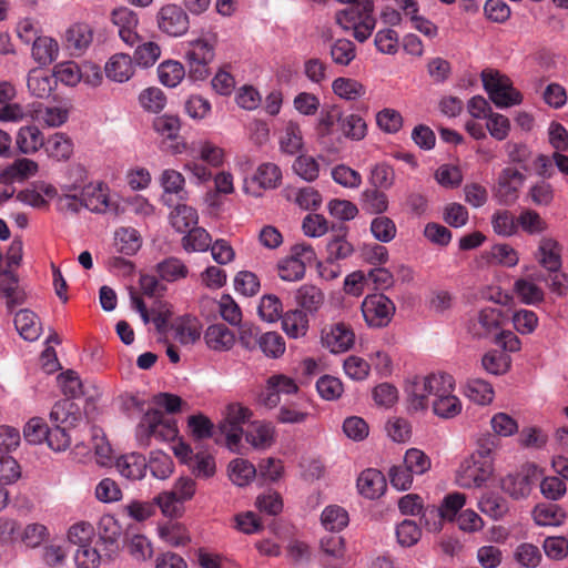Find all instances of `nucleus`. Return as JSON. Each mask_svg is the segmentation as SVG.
<instances>
[{
	"label": "nucleus",
	"instance_id": "31",
	"mask_svg": "<svg viewBox=\"0 0 568 568\" xmlns=\"http://www.w3.org/2000/svg\"><path fill=\"white\" fill-rule=\"evenodd\" d=\"M65 41L69 50L80 53L90 45L92 31L88 24H73L65 32Z\"/></svg>",
	"mask_w": 568,
	"mask_h": 568
},
{
	"label": "nucleus",
	"instance_id": "4",
	"mask_svg": "<svg viewBox=\"0 0 568 568\" xmlns=\"http://www.w3.org/2000/svg\"><path fill=\"white\" fill-rule=\"evenodd\" d=\"M481 81L489 99L497 108H508L520 104L521 93L513 87L511 80L495 70H484Z\"/></svg>",
	"mask_w": 568,
	"mask_h": 568
},
{
	"label": "nucleus",
	"instance_id": "62",
	"mask_svg": "<svg viewBox=\"0 0 568 568\" xmlns=\"http://www.w3.org/2000/svg\"><path fill=\"white\" fill-rule=\"evenodd\" d=\"M53 79L67 85H75L81 80V72L73 61H65L57 64L53 70Z\"/></svg>",
	"mask_w": 568,
	"mask_h": 568
},
{
	"label": "nucleus",
	"instance_id": "10",
	"mask_svg": "<svg viewBox=\"0 0 568 568\" xmlns=\"http://www.w3.org/2000/svg\"><path fill=\"white\" fill-rule=\"evenodd\" d=\"M455 379L450 374L445 373L432 403L436 416L445 419L454 418L462 412V402L453 393Z\"/></svg>",
	"mask_w": 568,
	"mask_h": 568
},
{
	"label": "nucleus",
	"instance_id": "15",
	"mask_svg": "<svg viewBox=\"0 0 568 568\" xmlns=\"http://www.w3.org/2000/svg\"><path fill=\"white\" fill-rule=\"evenodd\" d=\"M323 344L332 353H342L348 351L355 341V334L345 323H336L329 327V331H323Z\"/></svg>",
	"mask_w": 568,
	"mask_h": 568
},
{
	"label": "nucleus",
	"instance_id": "59",
	"mask_svg": "<svg viewBox=\"0 0 568 568\" xmlns=\"http://www.w3.org/2000/svg\"><path fill=\"white\" fill-rule=\"evenodd\" d=\"M467 394L471 400L480 405L489 404L494 398L493 386L480 378L470 379L468 382Z\"/></svg>",
	"mask_w": 568,
	"mask_h": 568
},
{
	"label": "nucleus",
	"instance_id": "58",
	"mask_svg": "<svg viewBox=\"0 0 568 568\" xmlns=\"http://www.w3.org/2000/svg\"><path fill=\"white\" fill-rule=\"evenodd\" d=\"M484 369L494 375L505 374L510 366V358L503 352L490 351L483 356Z\"/></svg>",
	"mask_w": 568,
	"mask_h": 568
},
{
	"label": "nucleus",
	"instance_id": "35",
	"mask_svg": "<svg viewBox=\"0 0 568 568\" xmlns=\"http://www.w3.org/2000/svg\"><path fill=\"white\" fill-rule=\"evenodd\" d=\"M81 194L83 207L88 209L91 212L104 213L111 210L112 207V204L108 195L100 186H87L82 190Z\"/></svg>",
	"mask_w": 568,
	"mask_h": 568
},
{
	"label": "nucleus",
	"instance_id": "43",
	"mask_svg": "<svg viewBox=\"0 0 568 568\" xmlns=\"http://www.w3.org/2000/svg\"><path fill=\"white\" fill-rule=\"evenodd\" d=\"M230 479L237 486H246L256 475L255 466L242 458L233 459L229 465Z\"/></svg>",
	"mask_w": 568,
	"mask_h": 568
},
{
	"label": "nucleus",
	"instance_id": "23",
	"mask_svg": "<svg viewBox=\"0 0 568 568\" xmlns=\"http://www.w3.org/2000/svg\"><path fill=\"white\" fill-rule=\"evenodd\" d=\"M119 473L128 479H142L148 469V463L143 455L131 453L123 455L115 463Z\"/></svg>",
	"mask_w": 568,
	"mask_h": 568
},
{
	"label": "nucleus",
	"instance_id": "12",
	"mask_svg": "<svg viewBox=\"0 0 568 568\" xmlns=\"http://www.w3.org/2000/svg\"><path fill=\"white\" fill-rule=\"evenodd\" d=\"M111 21L119 29L121 40L130 47L140 43V36L136 31L139 26V16L128 7L115 8L111 12Z\"/></svg>",
	"mask_w": 568,
	"mask_h": 568
},
{
	"label": "nucleus",
	"instance_id": "30",
	"mask_svg": "<svg viewBox=\"0 0 568 568\" xmlns=\"http://www.w3.org/2000/svg\"><path fill=\"white\" fill-rule=\"evenodd\" d=\"M47 154L57 161H67L73 153V142L64 133H54L43 145Z\"/></svg>",
	"mask_w": 568,
	"mask_h": 568
},
{
	"label": "nucleus",
	"instance_id": "36",
	"mask_svg": "<svg viewBox=\"0 0 568 568\" xmlns=\"http://www.w3.org/2000/svg\"><path fill=\"white\" fill-rule=\"evenodd\" d=\"M339 130L346 139L352 141H361L367 134V124L358 114H347L341 116Z\"/></svg>",
	"mask_w": 568,
	"mask_h": 568
},
{
	"label": "nucleus",
	"instance_id": "48",
	"mask_svg": "<svg viewBox=\"0 0 568 568\" xmlns=\"http://www.w3.org/2000/svg\"><path fill=\"white\" fill-rule=\"evenodd\" d=\"M263 354L271 358H278L285 352V342L276 332H266L256 338Z\"/></svg>",
	"mask_w": 568,
	"mask_h": 568
},
{
	"label": "nucleus",
	"instance_id": "2",
	"mask_svg": "<svg viewBox=\"0 0 568 568\" xmlns=\"http://www.w3.org/2000/svg\"><path fill=\"white\" fill-rule=\"evenodd\" d=\"M179 429L173 417H169L160 409H149L136 426V440L139 446H150L151 438L170 442L176 438Z\"/></svg>",
	"mask_w": 568,
	"mask_h": 568
},
{
	"label": "nucleus",
	"instance_id": "38",
	"mask_svg": "<svg viewBox=\"0 0 568 568\" xmlns=\"http://www.w3.org/2000/svg\"><path fill=\"white\" fill-rule=\"evenodd\" d=\"M199 216L195 209L186 204H179L170 214V222L174 230L184 233L197 223Z\"/></svg>",
	"mask_w": 568,
	"mask_h": 568
},
{
	"label": "nucleus",
	"instance_id": "24",
	"mask_svg": "<svg viewBox=\"0 0 568 568\" xmlns=\"http://www.w3.org/2000/svg\"><path fill=\"white\" fill-rule=\"evenodd\" d=\"M104 70L110 80L120 83L128 81L134 72L132 59L125 53L112 55L106 62Z\"/></svg>",
	"mask_w": 568,
	"mask_h": 568
},
{
	"label": "nucleus",
	"instance_id": "60",
	"mask_svg": "<svg viewBox=\"0 0 568 568\" xmlns=\"http://www.w3.org/2000/svg\"><path fill=\"white\" fill-rule=\"evenodd\" d=\"M175 335L182 344H193L201 336V326L196 318L185 317L175 326Z\"/></svg>",
	"mask_w": 568,
	"mask_h": 568
},
{
	"label": "nucleus",
	"instance_id": "14",
	"mask_svg": "<svg viewBox=\"0 0 568 568\" xmlns=\"http://www.w3.org/2000/svg\"><path fill=\"white\" fill-rule=\"evenodd\" d=\"M503 312L498 307L483 308L470 322L469 331L476 337L496 336L501 329Z\"/></svg>",
	"mask_w": 568,
	"mask_h": 568
},
{
	"label": "nucleus",
	"instance_id": "45",
	"mask_svg": "<svg viewBox=\"0 0 568 568\" xmlns=\"http://www.w3.org/2000/svg\"><path fill=\"white\" fill-rule=\"evenodd\" d=\"M160 277L166 282L185 278L189 274L186 265L176 257H168L156 265Z\"/></svg>",
	"mask_w": 568,
	"mask_h": 568
},
{
	"label": "nucleus",
	"instance_id": "40",
	"mask_svg": "<svg viewBox=\"0 0 568 568\" xmlns=\"http://www.w3.org/2000/svg\"><path fill=\"white\" fill-rule=\"evenodd\" d=\"M59 52L58 42L49 37H38L33 41L32 55L40 64H49L57 57Z\"/></svg>",
	"mask_w": 568,
	"mask_h": 568
},
{
	"label": "nucleus",
	"instance_id": "63",
	"mask_svg": "<svg viewBox=\"0 0 568 568\" xmlns=\"http://www.w3.org/2000/svg\"><path fill=\"white\" fill-rule=\"evenodd\" d=\"M494 231L501 236H511L517 232V220L509 211H498L493 215Z\"/></svg>",
	"mask_w": 568,
	"mask_h": 568
},
{
	"label": "nucleus",
	"instance_id": "21",
	"mask_svg": "<svg viewBox=\"0 0 568 568\" xmlns=\"http://www.w3.org/2000/svg\"><path fill=\"white\" fill-rule=\"evenodd\" d=\"M324 300L323 291L313 284H304L295 293L296 304L303 312L311 315L318 312L324 304Z\"/></svg>",
	"mask_w": 568,
	"mask_h": 568
},
{
	"label": "nucleus",
	"instance_id": "39",
	"mask_svg": "<svg viewBox=\"0 0 568 568\" xmlns=\"http://www.w3.org/2000/svg\"><path fill=\"white\" fill-rule=\"evenodd\" d=\"M566 513L556 504H541L534 509L535 523L539 526H559Z\"/></svg>",
	"mask_w": 568,
	"mask_h": 568
},
{
	"label": "nucleus",
	"instance_id": "37",
	"mask_svg": "<svg viewBox=\"0 0 568 568\" xmlns=\"http://www.w3.org/2000/svg\"><path fill=\"white\" fill-rule=\"evenodd\" d=\"M349 521L348 513L341 506L329 505L321 515V523L326 530L341 531Z\"/></svg>",
	"mask_w": 568,
	"mask_h": 568
},
{
	"label": "nucleus",
	"instance_id": "51",
	"mask_svg": "<svg viewBox=\"0 0 568 568\" xmlns=\"http://www.w3.org/2000/svg\"><path fill=\"white\" fill-rule=\"evenodd\" d=\"M514 290L525 304L535 305L544 301V291L529 280H517L514 284Z\"/></svg>",
	"mask_w": 568,
	"mask_h": 568
},
{
	"label": "nucleus",
	"instance_id": "32",
	"mask_svg": "<svg viewBox=\"0 0 568 568\" xmlns=\"http://www.w3.org/2000/svg\"><path fill=\"white\" fill-rule=\"evenodd\" d=\"M478 507L483 514L495 520L503 518L509 510L508 501L495 493L484 494L478 501Z\"/></svg>",
	"mask_w": 568,
	"mask_h": 568
},
{
	"label": "nucleus",
	"instance_id": "26",
	"mask_svg": "<svg viewBox=\"0 0 568 568\" xmlns=\"http://www.w3.org/2000/svg\"><path fill=\"white\" fill-rule=\"evenodd\" d=\"M17 146L23 154H33L44 145V136L36 125L21 126L17 134Z\"/></svg>",
	"mask_w": 568,
	"mask_h": 568
},
{
	"label": "nucleus",
	"instance_id": "47",
	"mask_svg": "<svg viewBox=\"0 0 568 568\" xmlns=\"http://www.w3.org/2000/svg\"><path fill=\"white\" fill-rule=\"evenodd\" d=\"M158 74L162 84L175 88L185 77V69L182 63L168 60L159 65Z\"/></svg>",
	"mask_w": 568,
	"mask_h": 568
},
{
	"label": "nucleus",
	"instance_id": "29",
	"mask_svg": "<svg viewBox=\"0 0 568 568\" xmlns=\"http://www.w3.org/2000/svg\"><path fill=\"white\" fill-rule=\"evenodd\" d=\"M308 314L302 310H291L282 316V328L292 338L305 336L308 331Z\"/></svg>",
	"mask_w": 568,
	"mask_h": 568
},
{
	"label": "nucleus",
	"instance_id": "56",
	"mask_svg": "<svg viewBox=\"0 0 568 568\" xmlns=\"http://www.w3.org/2000/svg\"><path fill=\"white\" fill-rule=\"evenodd\" d=\"M160 537L173 547L184 546L190 541L185 527L178 523H169L159 528Z\"/></svg>",
	"mask_w": 568,
	"mask_h": 568
},
{
	"label": "nucleus",
	"instance_id": "64",
	"mask_svg": "<svg viewBox=\"0 0 568 568\" xmlns=\"http://www.w3.org/2000/svg\"><path fill=\"white\" fill-rule=\"evenodd\" d=\"M161 55V48L153 41H148L142 44L138 43L134 52L135 62L144 68L152 67Z\"/></svg>",
	"mask_w": 568,
	"mask_h": 568
},
{
	"label": "nucleus",
	"instance_id": "55",
	"mask_svg": "<svg viewBox=\"0 0 568 568\" xmlns=\"http://www.w3.org/2000/svg\"><path fill=\"white\" fill-rule=\"evenodd\" d=\"M148 468L151 474L158 479H166L173 473L172 458L162 452H152Z\"/></svg>",
	"mask_w": 568,
	"mask_h": 568
},
{
	"label": "nucleus",
	"instance_id": "7",
	"mask_svg": "<svg viewBox=\"0 0 568 568\" xmlns=\"http://www.w3.org/2000/svg\"><path fill=\"white\" fill-rule=\"evenodd\" d=\"M251 410L240 404L227 406L226 415L219 425L220 435L233 453H240V443L243 436V425L250 419Z\"/></svg>",
	"mask_w": 568,
	"mask_h": 568
},
{
	"label": "nucleus",
	"instance_id": "34",
	"mask_svg": "<svg viewBox=\"0 0 568 568\" xmlns=\"http://www.w3.org/2000/svg\"><path fill=\"white\" fill-rule=\"evenodd\" d=\"M27 85L32 95L43 99L51 94L57 84L53 75L33 70L28 75Z\"/></svg>",
	"mask_w": 568,
	"mask_h": 568
},
{
	"label": "nucleus",
	"instance_id": "22",
	"mask_svg": "<svg viewBox=\"0 0 568 568\" xmlns=\"http://www.w3.org/2000/svg\"><path fill=\"white\" fill-rule=\"evenodd\" d=\"M245 439L254 448L266 449L274 443V426L271 423L253 422L245 432Z\"/></svg>",
	"mask_w": 568,
	"mask_h": 568
},
{
	"label": "nucleus",
	"instance_id": "9",
	"mask_svg": "<svg viewBox=\"0 0 568 568\" xmlns=\"http://www.w3.org/2000/svg\"><path fill=\"white\" fill-rule=\"evenodd\" d=\"M158 29L168 37L179 38L184 36L190 28L187 12L179 4L168 3L162 6L155 16Z\"/></svg>",
	"mask_w": 568,
	"mask_h": 568
},
{
	"label": "nucleus",
	"instance_id": "8",
	"mask_svg": "<svg viewBox=\"0 0 568 568\" xmlns=\"http://www.w3.org/2000/svg\"><path fill=\"white\" fill-rule=\"evenodd\" d=\"M493 473L491 459L478 460L470 456L462 462L456 473V483L462 488H479L493 476Z\"/></svg>",
	"mask_w": 568,
	"mask_h": 568
},
{
	"label": "nucleus",
	"instance_id": "28",
	"mask_svg": "<svg viewBox=\"0 0 568 568\" xmlns=\"http://www.w3.org/2000/svg\"><path fill=\"white\" fill-rule=\"evenodd\" d=\"M14 326L20 336L27 341H36L41 334V324L36 313L20 310L14 316Z\"/></svg>",
	"mask_w": 568,
	"mask_h": 568
},
{
	"label": "nucleus",
	"instance_id": "54",
	"mask_svg": "<svg viewBox=\"0 0 568 568\" xmlns=\"http://www.w3.org/2000/svg\"><path fill=\"white\" fill-rule=\"evenodd\" d=\"M371 232L377 241L388 243L395 239L397 227L392 219L381 215L373 219Z\"/></svg>",
	"mask_w": 568,
	"mask_h": 568
},
{
	"label": "nucleus",
	"instance_id": "17",
	"mask_svg": "<svg viewBox=\"0 0 568 568\" xmlns=\"http://www.w3.org/2000/svg\"><path fill=\"white\" fill-rule=\"evenodd\" d=\"M89 429L90 442L85 443L84 440L79 442L75 445V449H93L94 455L97 457V463L99 465H108L112 458V448L101 428L94 426H85Z\"/></svg>",
	"mask_w": 568,
	"mask_h": 568
},
{
	"label": "nucleus",
	"instance_id": "11",
	"mask_svg": "<svg viewBox=\"0 0 568 568\" xmlns=\"http://www.w3.org/2000/svg\"><path fill=\"white\" fill-rule=\"evenodd\" d=\"M362 313L368 326L384 327L392 321L395 305L384 294H373L366 296L363 301Z\"/></svg>",
	"mask_w": 568,
	"mask_h": 568
},
{
	"label": "nucleus",
	"instance_id": "27",
	"mask_svg": "<svg viewBox=\"0 0 568 568\" xmlns=\"http://www.w3.org/2000/svg\"><path fill=\"white\" fill-rule=\"evenodd\" d=\"M560 245L548 237L541 239L538 247L539 263L548 271H559L561 267Z\"/></svg>",
	"mask_w": 568,
	"mask_h": 568
},
{
	"label": "nucleus",
	"instance_id": "1",
	"mask_svg": "<svg viewBox=\"0 0 568 568\" xmlns=\"http://www.w3.org/2000/svg\"><path fill=\"white\" fill-rule=\"evenodd\" d=\"M50 418L54 426L48 429L45 442L54 452L65 450L70 446L71 435L67 433L68 428H75L81 424L88 426L80 408L70 399L55 403L50 413Z\"/></svg>",
	"mask_w": 568,
	"mask_h": 568
},
{
	"label": "nucleus",
	"instance_id": "46",
	"mask_svg": "<svg viewBox=\"0 0 568 568\" xmlns=\"http://www.w3.org/2000/svg\"><path fill=\"white\" fill-rule=\"evenodd\" d=\"M103 558L106 557L98 542H95L94 547H91V544L79 547L74 554L78 568H98Z\"/></svg>",
	"mask_w": 568,
	"mask_h": 568
},
{
	"label": "nucleus",
	"instance_id": "18",
	"mask_svg": "<svg viewBox=\"0 0 568 568\" xmlns=\"http://www.w3.org/2000/svg\"><path fill=\"white\" fill-rule=\"evenodd\" d=\"M351 7L336 13V22L344 29L351 30L364 22L366 14H373L374 4L372 0H356Z\"/></svg>",
	"mask_w": 568,
	"mask_h": 568
},
{
	"label": "nucleus",
	"instance_id": "49",
	"mask_svg": "<svg viewBox=\"0 0 568 568\" xmlns=\"http://www.w3.org/2000/svg\"><path fill=\"white\" fill-rule=\"evenodd\" d=\"M253 180L264 190L275 189L282 180V172L274 163H263L257 168Z\"/></svg>",
	"mask_w": 568,
	"mask_h": 568
},
{
	"label": "nucleus",
	"instance_id": "20",
	"mask_svg": "<svg viewBox=\"0 0 568 568\" xmlns=\"http://www.w3.org/2000/svg\"><path fill=\"white\" fill-rule=\"evenodd\" d=\"M357 488L361 495L374 499L379 497L386 489V479L382 471L368 468L362 471L357 478Z\"/></svg>",
	"mask_w": 568,
	"mask_h": 568
},
{
	"label": "nucleus",
	"instance_id": "41",
	"mask_svg": "<svg viewBox=\"0 0 568 568\" xmlns=\"http://www.w3.org/2000/svg\"><path fill=\"white\" fill-rule=\"evenodd\" d=\"M333 92L341 99L355 101L366 93L365 87L355 79L337 78L332 83Z\"/></svg>",
	"mask_w": 568,
	"mask_h": 568
},
{
	"label": "nucleus",
	"instance_id": "61",
	"mask_svg": "<svg viewBox=\"0 0 568 568\" xmlns=\"http://www.w3.org/2000/svg\"><path fill=\"white\" fill-rule=\"evenodd\" d=\"M294 172L307 182H313L318 178L320 165L311 155H300L293 163Z\"/></svg>",
	"mask_w": 568,
	"mask_h": 568
},
{
	"label": "nucleus",
	"instance_id": "33",
	"mask_svg": "<svg viewBox=\"0 0 568 568\" xmlns=\"http://www.w3.org/2000/svg\"><path fill=\"white\" fill-rule=\"evenodd\" d=\"M114 245L124 255L135 254L141 246L139 232L133 227H120L114 234Z\"/></svg>",
	"mask_w": 568,
	"mask_h": 568
},
{
	"label": "nucleus",
	"instance_id": "50",
	"mask_svg": "<svg viewBox=\"0 0 568 568\" xmlns=\"http://www.w3.org/2000/svg\"><path fill=\"white\" fill-rule=\"evenodd\" d=\"M212 244L210 233L203 227H192L183 237V247L190 252H205Z\"/></svg>",
	"mask_w": 568,
	"mask_h": 568
},
{
	"label": "nucleus",
	"instance_id": "53",
	"mask_svg": "<svg viewBox=\"0 0 568 568\" xmlns=\"http://www.w3.org/2000/svg\"><path fill=\"white\" fill-rule=\"evenodd\" d=\"M258 314L268 323L278 321L284 315L281 300L273 294L264 295L260 301Z\"/></svg>",
	"mask_w": 568,
	"mask_h": 568
},
{
	"label": "nucleus",
	"instance_id": "5",
	"mask_svg": "<svg viewBox=\"0 0 568 568\" xmlns=\"http://www.w3.org/2000/svg\"><path fill=\"white\" fill-rule=\"evenodd\" d=\"M542 476L541 469L535 464H524L500 480V488L513 499H526Z\"/></svg>",
	"mask_w": 568,
	"mask_h": 568
},
{
	"label": "nucleus",
	"instance_id": "16",
	"mask_svg": "<svg viewBox=\"0 0 568 568\" xmlns=\"http://www.w3.org/2000/svg\"><path fill=\"white\" fill-rule=\"evenodd\" d=\"M524 181L525 175L517 169L505 168L498 178L497 194L500 200L506 204L515 202Z\"/></svg>",
	"mask_w": 568,
	"mask_h": 568
},
{
	"label": "nucleus",
	"instance_id": "19",
	"mask_svg": "<svg viewBox=\"0 0 568 568\" xmlns=\"http://www.w3.org/2000/svg\"><path fill=\"white\" fill-rule=\"evenodd\" d=\"M346 227L341 225L336 233L329 235L326 243V262L333 265L335 262L349 257L353 252V245L346 239Z\"/></svg>",
	"mask_w": 568,
	"mask_h": 568
},
{
	"label": "nucleus",
	"instance_id": "13",
	"mask_svg": "<svg viewBox=\"0 0 568 568\" xmlns=\"http://www.w3.org/2000/svg\"><path fill=\"white\" fill-rule=\"evenodd\" d=\"M99 539L98 544L102 547L106 559H112L119 551V540L122 535V528L112 515H103L98 524Z\"/></svg>",
	"mask_w": 568,
	"mask_h": 568
},
{
	"label": "nucleus",
	"instance_id": "57",
	"mask_svg": "<svg viewBox=\"0 0 568 568\" xmlns=\"http://www.w3.org/2000/svg\"><path fill=\"white\" fill-rule=\"evenodd\" d=\"M160 182L165 193L176 194L180 200H183L186 192L184 190V176L172 169L164 170L160 176Z\"/></svg>",
	"mask_w": 568,
	"mask_h": 568
},
{
	"label": "nucleus",
	"instance_id": "3",
	"mask_svg": "<svg viewBox=\"0 0 568 568\" xmlns=\"http://www.w3.org/2000/svg\"><path fill=\"white\" fill-rule=\"evenodd\" d=\"M216 43L217 36L215 33L199 38L189 43L185 57L190 79L202 81L210 75L209 65L214 60Z\"/></svg>",
	"mask_w": 568,
	"mask_h": 568
},
{
	"label": "nucleus",
	"instance_id": "25",
	"mask_svg": "<svg viewBox=\"0 0 568 568\" xmlns=\"http://www.w3.org/2000/svg\"><path fill=\"white\" fill-rule=\"evenodd\" d=\"M204 339L206 345L213 351H227L233 346L235 336L225 325L213 324L206 328Z\"/></svg>",
	"mask_w": 568,
	"mask_h": 568
},
{
	"label": "nucleus",
	"instance_id": "42",
	"mask_svg": "<svg viewBox=\"0 0 568 568\" xmlns=\"http://www.w3.org/2000/svg\"><path fill=\"white\" fill-rule=\"evenodd\" d=\"M329 55L335 64L347 67L356 58V45L348 39H337L331 44Z\"/></svg>",
	"mask_w": 568,
	"mask_h": 568
},
{
	"label": "nucleus",
	"instance_id": "52",
	"mask_svg": "<svg viewBox=\"0 0 568 568\" xmlns=\"http://www.w3.org/2000/svg\"><path fill=\"white\" fill-rule=\"evenodd\" d=\"M281 150L287 154L297 153L303 146V138L300 126L290 122L285 126L283 134L280 140Z\"/></svg>",
	"mask_w": 568,
	"mask_h": 568
},
{
	"label": "nucleus",
	"instance_id": "44",
	"mask_svg": "<svg viewBox=\"0 0 568 568\" xmlns=\"http://www.w3.org/2000/svg\"><path fill=\"white\" fill-rule=\"evenodd\" d=\"M362 209L369 214H382L388 209V197L376 187L366 189L362 193Z\"/></svg>",
	"mask_w": 568,
	"mask_h": 568
},
{
	"label": "nucleus",
	"instance_id": "6",
	"mask_svg": "<svg viewBox=\"0 0 568 568\" xmlns=\"http://www.w3.org/2000/svg\"><path fill=\"white\" fill-rule=\"evenodd\" d=\"M445 373L429 374L427 376H414L406 381L405 393L409 409L415 412L428 407L429 396H434L439 387Z\"/></svg>",
	"mask_w": 568,
	"mask_h": 568
}]
</instances>
